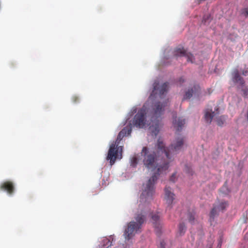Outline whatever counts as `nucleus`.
Instances as JSON below:
<instances>
[{"mask_svg":"<svg viewBox=\"0 0 248 248\" xmlns=\"http://www.w3.org/2000/svg\"><path fill=\"white\" fill-rule=\"evenodd\" d=\"M200 90V87L198 85H194L190 90H188L186 92L183 100L190 99L192 96L193 94L198 95Z\"/></svg>","mask_w":248,"mask_h":248,"instance_id":"10","label":"nucleus"},{"mask_svg":"<svg viewBox=\"0 0 248 248\" xmlns=\"http://www.w3.org/2000/svg\"><path fill=\"white\" fill-rule=\"evenodd\" d=\"M138 164V158L136 156H133L131 159V165L135 167Z\"/></svg>","mask_w":248,"mask_h":248,"instance_id":"20","label":"nucleus"},{"mask_svg":"<svg viewBox=\"0 0 248 248\" xmlns=\"http://www.w3.org/2000/svg\"><path fill=\"white\" fill-rule=\"evenodd\" d=\"M146 111L144 106L140 109L135 115L133 124L139 128H143L146 124Z\"/></svg>","mask_w":248,"mask_h":248,"instance_id":"5","label":"nucleus"},{"mask_svg":"<svg viewBox=\"0 0 248 248\" xmlns=\"http://www.w3.org/2000/svg\"><path fill=\"white\" fill-rule=\"evenodd\" d=\"M113 239L110 237L109 238L105 237L102 241L101 248H108L112 245Z\"/></svg>","mask_w":248,"mask_h":248,"instance_id":"15","label":"nucleus"},{"mask_svg":"<svg viewBox=\"0 0 248 248\" xmlns=\"http://www.w3.org/2000/svg\"><path fill=\"white\" fill-rule=\"evenodd\" d=\"M185 81L184 79L183 78H180L179 79V82L180 84H181Z\"/></svg>","mask_w":248,"mask_h":248,"instance_id":"28","label":"nucleus"},{"mask_svg":"<svg viewBox=\"0 0 248 248\" xmlns=\"http://www.w3.org/2000/svg\"><path fill=\"white\" fill-rule=\"evenodd\" d=\"M0 189L6 191L9 195H12L15 190L14 184L12 181H5L0 184Z\"/></svg>","mask_w":248,"mask_h":248,"instance_id":"9","label":"nucleus"},{"mask_svg":"<svg viewBox=\"0 0 248 248\" xmlns=\"http://www.w3.org/2000/svg\"><path fill=\"white\" fill-rule=\"evenodd\" d=\"M188 220H189V222L190 223H191V224H192L194 221V219H195V216L193 214L191 213H189L188 214Z\"/></svg>","mask_w":248,"mask_h":248,"instance_id":"21","label":"nucleus"},{"mask_svg":"<svg viewBox=\"0 0 248 248\" xmlns=\"http://www.w3.org/2000/svg\"><path fill=\"white\" fill-rule=\"evenodd\" d=\"M72 100L73 103H77L79 101V98L77 96H74L72 98Z\"/></svg>","mask_w":248,"mask_h":248,"instance_id":"25","label":"nucleus"},{"mask_svg":"<svg viewBox=\"0 0 248 248\" xmlns=\"http://www.w3.org/2000/svg\"><path fill=\"white\" fill-rule=\"evenodd\" d=\"M165 199L167 203L171 205L174 199V194L171 191L170 187H166L165 188Z\"/></svg>","mask_w":248,"mask_h":248,"instance_id":"11","label":"nucleus"},{"mask_svg":"<svg viewBox=\"0 0 248 248\" xmlns=\"http://www.w3.org/2000/svg\"><path fill=\"white\" fill-rule=\"evenodd\" d=\"M247 118L248 121V111L247 112Z\"/></svg>","mask_w":248,"mask_h":248,"instance_id":"29","label":"nucleus"},{"mask_svg":"<svg viewBox=\"0 0 248 248\" xmlns=\"http://www.w3.org/2000/svg\"><path fill=\"white\" fill-rule=\"evenodd\" d=\"M174 55L175 56L186 57L187 61L191 62H193L194 56L190 52H187L183 47H179L176 48L174 51Z\"/></svg>","mask_w":248,"mask_h":248,"instance_id":"7","label":"nucleus"},{"mask_svg":"<svg viewBox=\"0 0 248 248\" xmlns=\"http://www.w3.org/2000/svg\"><path fill=\"white\" fill-rule=\"evenodd\" d=\"M232 80L233 82L238 83L241 86H243L245 81L239 75L237 69H235L232 72Z\"/></svg>","mask_w":248,"mask_h":248,"instance_id":"13","label":"nucleus"},{"mask_svg":"<svg viewBox=\"0 0 248 248\" xmlns=\"http://www.w3.org/2000/svg\"><path fill=\"white\" fill-rule=\"evenodd\" d=\"M168 89V82H165L161 85H160L158 81H155L153 84V90L150 98H152L155 97V95L157 93H158L160 97L162 98V95L167 92Z\"/></svg>","mask_w":248,"mask_h":248,"instance_id":"6","label":"nucleus"},{"mask_svg":"<svg viewBox=\"0 0 248 248\" xmlns=\"http://www.w3.org/2000/svg\"><path fill=\"white\" fill-rule=\"evenodd\" d=\"M228 205V202L225 201H218L214 205V206H217L218 211L224 210Z\"/></svg>","mask_w":248,"mask_h":248,"instance_id":"16","label":"nucleus"},{"mask_svg":"<svg viewBox=\"0 0 248 248\" xmlns=\"http://www.w3.org/2000/svg\"><path fill=\"white\" fill-rule=\"evenodd\" d=\"M147 212L144 208V205L140 203L137 214L135 217L137 222H130L127 225V228L125 230L124 235L126 239H131L136 233L141 232L142 224L146 220Z\"/></svg>","mask_w":248,"mask_h":248,"instance_id":"4","label":"nucleus"},{"mask_svg":"<svg viewBox=\"0 0 248 248\" xmlns=\"http://www.w3.org/2000/svg\"><path fill=\"white\" fill-rule=\"evenodd\" d=\"M243 95L245 97H248V90L247 89H243L242 90Z\"/></svg>","mask_w":248,"mask_h":248,"instance_id":"26","label":"nucleus"},{"mask_svg":"<svg viewBox=\"0 0 248 248\" xmlns=\"http://www.w3.org/2000/svg\"><path fill=\"white\" fill-rule=\"evenodd\" d=\"M167 106L166 101L163 103L157 102L153 104L150 110V122L149 130L152 136H156L159 131L161 116L163 114L165 108Z\"/></svg>","mask_w":248,"mask_h":248,"instance_id":"3","label":"nucleus"},{"mask_svg":"<svg viewBox=\"0 0 248 248\" xmlns=\"http://www.w3.org/2000/svg\"><path fill=\"white\" fill-rule=\"evenodd\" d=\"M219 211L218 210L217 206L214 205L213 208L211 210L210 214V218L214 219L215 217L218 215V213Z\"/></svg>","mask_w":248,"mask_h":248,"instance_id":"18","label":"nucleus"},{"mask_svg":"<svg viewBox=\"0 0 248 248\" xmlns=\"http://www.w3.org/2000/svg\"><path fill=\"white\" fill-rule=\"evenodd\" d=\"M203 21H204V22L205 23L206 21V20H205V16L203 18Z\"/></svg>","mask_w":248,"mask_h":248,"instance_id":"30","label":"nucleus"},{"mask_svg":"<svg viewBox=\"0 0 248 248\" xmlns=\"http://www.w3.org/2000/svg\"><path fill=\"white\" fill-rule=\"evenodd\" d=\"M165 243L164 240H162L160 242L159 248H165Z\"/></svg>","mask_w":248,"mask_h":248,"instance_id":"24","label":"nucleus"},{"mask_svg":"<svg viewBox=\"0 0 248 248\" xmlns=\"http://www.w3.org/2000/svg\"><path fill=\"white\" fill-rule=\"evenodd\" d=\"M185 124V120L184 119L182 118H177L176 117L173 118V125L178 132L181 130Z\"/></svg>","mask_w":248,"mask_h":248,"instance_id":"12","label":"nucleus"},{"mask_svg":"<svg viewBox=\"0 0 248 248\" xmlns=\"http://www.w3.org/2000/svg\"><path fill=\"white\" fill-rule=\"evenodd\" d=\"M215 116V112H213L212 110H206L204 114V119L207 123H211L213 117Z\"/></svg>","mask_w":248,"mask_h":248,"instance_id":"14","label":"nucleus"},{"mask_svg":"<svg viewBox=\"0 0 248 248\" xmlns=\"http://www.w3.org/2000/svg\"><path fill=\"white\" fill-rule=\"evenodd\" d=\"M226 118L225 116H221L217 119V122L219 126H222L226 121Z\"/></svg>","mask_w":248,"mask_h":248,"instance_id":"19","label":"nucleus"},{"mask_svg":"<svg viewBox=\"0 0 248 248\" xmlns=\"http://www.w3.org/2000/svg\"><path fill=\"white\" fill-rule=\"evenodd\" d=\"M241 15H243L245 17L248 16V7L244 8L241 10Z\"/></svg>","mask_w":248,"mask_h":248,"instance_id":"22","label":"nucleus"},{"mask_svg":"<svg viewBox=\"0 0 248 248\" xmlns=\"http://www.w3.org/2000/svg\"><path fill=\"white\" fill-rule=\"evenodd\" d=\"M242 74L244 76L248 75V69H245L242 71Z\"/></svg>","mask_w":248,"mask_h":248,"instance_id":"27","label":"nucleus"},{"mask_svg":"<svg viewBox=\"0 0 248 248\" xmlns=\"http://www.w3.org/2000/svg\"><path fill=\"white\" fill-rule=\"evenodd\" d=\"M152 222L155 229L157 235H159L161 233V229L162 228V224L160 219V217L158 213L152 214L151 216Z\"/></svg>","mask_w":248,"mask_h":248,"instance_id":"8","label":"nucleus"},{"mask_svg":"<svg viewBox=\"0 0 248 248\" xmlns=\"http://www.w3.org/2000/svg\"><path fill=\"white\" fill-rule=\"evenodd\" d=\"M131 131L132 125L130 124L124 127L119 132L115 142L110 145L108 151L107 160L110 161L109 162L111 166L114 164L117 158H122L123 146H119L120 142L123 138L126 136L129 135L131 134Z\"/></svg>","mask_w":248,"mask_h":248,"instance_id":"2","label":"nucleus"},{"mask_svg":"<svg viewBox=\"0 0 248 248\" xmlns=\"http://www.w3.org/2000/svg\"><path fill=\"white\" fill-rule=\"evenodd\" d=\"M184 142V138L178 137L168 148L160 139H158L156 148L153 151L150 150L147 147H143L140 154L143 164L148 170L155 172L144 187L140 196L142 201L152 198L155 193L154 185L158 176L168 169L169 163L173 159V155L181 149Z\"/></svg>","mask_w":248,"mask_h":248,"instance_id":"1","label":"nucleus"},{"mask_svg":"<svg viewBox=\"0 0 248 248\" xmlns=\"http://www.w3.org/2000/svg\"><path fill=\"white\" fill-rule=\"evenodd\" d=\"M186 231V227L184 223H180L178 226V233L182 236L184 234Z\"/></svg>","mask_w":248,"mask_h":248,"instance_id":"17","label":"nucleus"},{"mask_svg":"<svg viewBox=\"0 0 248 248\" xmlns=\"http://www.w3.org/2000/svg\"><path fill=\"white\" fill-rule=\"evenodd\" d=\"M176 174L174 173L171 175V176L170 177V181L174 183L176 181Z\"/></svg>","mask_w":248,"mask_h":248,"instance_id":"23","label":"nucleus"}]
</instances>
